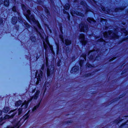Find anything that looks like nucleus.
<instances>
[{"instance_id":"50","label":"nucleus","mask_w":128,"mask_h":128,"mask_svg":"<svg viewBox=\"0 0 128 128\" xmlns=\"http://www.w3.org/2000/svg\"><path fill=\"white\" fill-rule=\"evenodd\" d=\"M106 29L107 28V27H106Z\"/></svg>"},{"instance_id":"7","label":"nucleus","mask_w":128,"mask_h":128,"mask_svg":"<svg viewBox=\"0 0 128 128\" xmlns=\"http://www.w3.org/2000/svg\"><path fill=\"white\" fill-rule=\"evenodd\" d=\"M79 39L83 44H86L87 43V41L85 40L84 36L83 34L80 35Z\"/></svg>"},{"instance_id":"47","label":"nucleus","mask_w":128,"mask_h":128,"mask_svg":"<svg viewBox=\"0 0 128 128\" xmlns=\"http://www.w3.org/2000/svg\"><path fill=\"white\" fill-rule=\"evenodd\" d=\"M14 110H12V112H13V111H14Z\"/></svg>"},{"instance_id":"44","label":"nucleus","mask_w":128,"mask_h":128,"mask_svg":"<svg viewBox=\"0 0 128 128\" xmlns=\"http://www.w3.org/2000/svg\"><path fill=\"white\" fill-rule=\"evenodd\" d=\"M46 65L47 66H48V61H47V60H46Z\"/></svg>"},{"instance_id":"12","label":"nucleus","mask_w":128,"mask_h":128,"mask_svg":"<svg viewBox=\"0 0 128 128\" xmlns=\"http://www.w3.org/2000/svg\"><path fill=\"white\" fill-rule=\"evenodd\" d=\"M98 8L100 10H101V9L102 10V12H104L106 14L108 13L110 11V10H107L106 12H105L106 9L104 8L103 6H102L101 7H99Z\"/></svg>"},{"instance_id":"49","label":"nucleus","mask_w":128,"mask_h":128,"mask_svg":"<svg viewBox=\"0 0 128 128\" xmlns=\"http://www.w3.org/2000/svg\"><path fill=\"white\" fill-rule=\"evenodd\" d=\"M47 13H48V11L47 10Z\"/></svg>"},{"instance_id":"52","label":"nucleus","mask_w":128,"mask_h":128,"mask_svg":"<svg viewBox=\"0 0 128 128\" xmlns=\"http://www.w3.org/2000/svg\"><path fill=\"white\" fill-rule=\"evenodd\" d=\"M123 24L124 25H125V24Z\"/></svg>"},{"instance_id":"6","label":"nucleus","mask_w":128,"mask_h":128,"mask_svg":"<svg viewBox=\"0 0 128 128\" xmlns=\"http://www.w3.org/2000/svg\"><path fill=\"white\" fill-rule=\"evenodd\" d=\"M54 72V66H51L48 67L47 70V75L48 76L52 74Z\"/></svg>"},{"instance_id":"41","label":"nucleus","mask_w":128,"mask_h":128,"mask_svg":"<svg viewBox=\"0 0 128 128\" xmlns=\"http://www.w3.org/2000/svg\"><path fill=\"white\" fill-rule=\"evenodd\" d=\"M2 111L1 110H0V116L2 114Z\"/></svg>"},{"instance_id":"51","label":"nucleus","mask_w":128,"mask_h":128,"mask_svg":"<svg viewBox=\"0 0 128 128\" xmlns=\"http://www.w3.org/2000/svg\"><path fill=\"white\" fill-rule=\"evenodd\" d=\"M97 58H96V60H97Z\"/></svg>"},{"instance_id":"10","label":"nucleus","mask_w":128,"mask_h":128,"mask_svg":"<svg viewBox=\"0 0 128 128\" xmlns=\"http://www.w3.org/2000/svg\"><path fill=\"white\" fill-rule=\"evenodd\" d=\"M40 92L39 90L37 91L36 93L29 100V101H31L32 100L33 98L34 99H36L38 96L39 94L40 93Z\"/></svg>"},{"instance_id":"26","label":"nucleus","mask_w":128,"mask_h":128,"mask_svg":"<svg viewBox=\"0 0 128 128\" xmlns=\"http://www.w3.org/2000/svg\"><path fill=\"white\" fill-rule=\"evenodd\" d=\"M100 20H101V21H100L101 22H104L105 24H106V23L107 22V20H106L101 18Z\"/></svg>"},{"instance_id":"38","label":"nucleus","mask_w":128,"mask_h":128,"mask_svg":"<svg viewBox=\"0 0 128 128\" xmlns=\"http://www.w3.org/2000/svg\"><path fill=\"white\" fill-rule=\"evenodd\" d=\"M92 52V51H90V52H89V53L88 54V55L89 56L90 54V53Z\"/></svg>"},{"instance_id":"45","label":"nucleus","mask_w":128,"mask_h":128,"mask_svg":"<svg viewBox=\"0 0 128 128\" xmlns=\"http://www.w3.org/2000/svg\"><path fill=\"white\" fill-rule=\"evenodd\" d=\"M66 12L65 11H64V13H66Z\"/></svg>"},{"instance_id":"30","label":"nucleus","mask_w":128,"mask_h":128,"mask_svg":"<svg viewBox=\"0 0 128 128\" xmlns=\"http://www.w3.org/2000/svg\"><path fill=\"white\" fill-rule=\"evenodd\" d=\"M83 62V60H81L80 61V66L82 67V64Z\"/></svg>"},{"instance_id":"14","label":"nucleus","mask_w":128,"mask_h":128,"mask_svg":"<svg viewBox=\"0 0 128 128\" xmlns=\"http://www.w3.org/2000/svg\"><path fill=\"white\" fill-rule=\"evenodd\" d=\"M17 18L16 17H13L12 21V23L13 24H15L17 22Z\"/></svg>"},{"instance_id":"27","label":"nucleus","mask_w":128,"mask_h":128,"mask_svg":"<svg viewBox=\"0 0 128 128\" xmlns=\"http://www.w3.org/2000/svg\"><path fill=\"white\" fill-rule=\"evenodd\" d=\"M24 24L26 25V26L27 28H30V25L26 22H25Z\"/></svg>"},{"instance_id":"33","label":"nucleus","mask_w":128,"mask_h":128,"mask_svg":"<svg viewBox=\"0 0 128 128\" xmlns=\"http://www.w3.org/2000/svg\"><path fill=\"white\" fill-rule=\"evenodd\" d=\"M72 122V121L71 120H67L66 121V124H69L70 123H71Z\"/></svg>"},{"instance_id":"22","label":"nucleus","mask_w":128,"mask_h":128,"mask_svg":"<svg viewBox=\"0 0 128 128\" xmlns=\"http://www.w3.org/2000/svg\"><path fill=\"white\" fill-rule=\"evenodd\" d=\"M64 8L66 10L70 8V5L68 4H65L64 6Z\"/></svg>"},{"instance_id":"19","label":"nucleus","mask_w":128,"mask_h":128,"mask_svg":"<svg viewBox=\"0 0 128 128\" xmlns=\"http://www.w3.org/2000/svg\"><path fill=\"white\" fill-rule=\"evenodd\" d=\"M4 4L6 6H8L9 4V1L8 0H5L4 2Z\"/></svg>"},{"instance_id":"40","label":"nucleus","mask_w":128,"mask_h":128,"mask_svg":"<svg viewBox=\"0 0 128 128\" xmlns=\"http://www.w3.org/2000/svg\"><path fill=\"white\" fill-rule=\"evenodd\" d=\"M83 56V57L84 58V60H86V55H84V56Z\"/></svg>"},{"instance_id":"11","label":"nucleus","mask_w":128,"mask_h":128,"mask_svg":"<svg viewBox=\"0 0 128 128\" xmlns=\"http://www.w3.org/2000/svg\"><path fill=\"white\" fill-rule=\"evenodd\" d=\"M16 114H17V113L14 112L13 113L12 115L11 116H10L8 115H6L5 116V117L4 118V119L5 120L6 119H8L10 118H12Z\"/></svg>"},{"instance_id":"16","label":"nucleus","mask_w":128,"mask_h":128,"mask_svg":"<svg viewBox=\"0 0 128 128\" xmlns=\"http://www.w3.org/2000/svg\"><path fill=\"white\" fill-rule=\"evenodd\" d=\"M9 108L8 107H4L3 110V111L4 113H7L9 110Z\"/></svg>"},{"instance_id":"35","label":"nucleus","mask_w":128,"mask_h":128,"mask_svg":"<svg viewBox=\"0 0 128 128\" xmlns=\"http://www.w3.org/2000/svg\"><path fill=\"white\" fill-rule=\"evenodd\" d=\"M99 42H104V40L102 38H100L98 40Z\"/></svg>"},{"instance_id":"25","label":"nucleus","mask_w":128,"mask_h":128,"mask_svg":"<svg viewBox=\"0 0 128 128\" xmlns=\"http://www.w3.org/2000/svg\"><path fill=\"white\" fill-rule=\"evenodd\" d=\"M78 67L76 68V67H74L72 68L71 71L72 70L73 71L74 70V72H76V71L78 70Z\"/></svg>"},{"instance_id":"48","label":"nucleus","mask_w":128,"mask_h":128,"mask_svg":"<svg viewBox=\"0 0 128 128\" xmlns=\"http://www.w3.org/2000/svg\"><path fill=\"white\" fill-rule=\"evenodd\" d=\"M119 121H118V122H116V123H118L119 122Z\"/></svg>"},{"instance_id":"31","label":"nucleus","mask_w":128,"mask_h":128,"mask_svg":"<svg viewBox=\"0 0 128 128\" xmlns=\"http://www.w3.org/2000/svg\"><path fill=\"white\" fill-rule=\"evenodd\" d=\"M12 10L14 12H16V8L15 6H14L13 7Z\"/></svg>"},{"instance_id":"39","label":"nucleus","mask_w":128,"mask_h":128,"mask_svg":"<svg viewBox=\"0 0 128 128\" xmlns=\"http://www.w3.org/2000/svg\"><path fill=\"white\" fill-rule=\"evenodd\" d=\"M44 68V65H42V69L43 70Z\"/></svg>"},{"instance_id":"17","label":"nucleus","mask_w":128,"mask_h":128,"mask_svg":"<svg viewBox=\"0 0 128 128\" xmlns=\"http://www.w3.org/2000/svg\"><path fill=\"white\" fill-rule=\"evenodd\" d=\"M88 21L89 22L94 23L96 22V21L94 20L93 18H88L87 19Z\"/></svg>"},{"instance_id":"53","label":"nucleus","mask_w":128,"mask_h":128,"mask_svg":"<svg viewBox=\"0 0 128 128\" xmlns=\"http://www.w3.org/2000/svg\"><path fill=\"white\" fill-rule=\"evenodd\" d=\"M50 1H51V0H50Z\"/></svg>"},{"instance_id":"46","label":"nucleus","mask_w":128,"mask_h":128,"mask_svg":"<svg viewBox=\"0 0 128 128\" xmlns=\"http://www.w3.org/2000/svg\"><path fill=\"white\" fill-rule=\"evenodd\" d=\"M2 120V118H0V122H1Z\"/></svg>"},{"instance_id":"29","label":"nucleus","mask_w":128,"mask_h":128,"mask_svg":"<svg viewBox=\"0 0 128 128\" xmlns=\"http://www.w3.org/2000/svg\"><path fill=\"white\" fill-rule=\"evenodd\" d=\"M28 117L29 115H28V114L26 115H25L24 116V118L25 119V120H26L28 118Z\"/></svg>"},{"instance_id":"15","label":"nucleus","mask_w":128,"mask_h":128,"mask_svg":"<svg viewBox=\"0 0 128 128\" xmlns=\"http://www.w3.org/2000/svg\"><path fill=\"white\" fill-rule=\"evenodd\" d=\"M50 84L49 83L45 82L44 85V87L45 88L44 93L46 89V87H49L50 86Z\"/></svg>"},{"instance_id":"2","label":"nucleus","mask_w":128,"mask_h":128,"mask_svg":"<svg viewBox=\"0 0 128 128\" xmlns=\"http://www.w3.org/2000/svg\"><path fill=\"white\" fill-rule=\"evenodd\" d=\"M118 30V28L115 30V33H112L111 31H109L108 33L105 32L103 33V36L105 38H110V36L112 38H118V36L116 33L117 30Z\"/></svg>"},{"instance_id":"1","label":"nucleus","mask_w":128,"mask_h":128,"mask_svg":"<svg viewBox=\"0 0 128 128\" xmlns=\"http://www.w3.org/2000/svg\"><path fill=\"white\" fill-rule=\"evenodd\" d=\"M22 6L23 10L25 11L26 10L27 13L26 16V18L31 23H32L33 22L35 26H34V28L36 32L39 33L40 36L41 37L42 36L41 34L38 30L41 32H42V30L41 29V27L38 22L35 20L33 16L31 15L30 16V11L29 10H26V6L22 4Z\"/></svg>"},{"instance_id":"37","label":"nucleus","mask_w":128,"mask_h":128,"mask_svg":"<svg viewBox=\"0 0 128 128\" xmlns=\"http://www.w3.org/2000/svg\"><path fill=\"white\" fill-rule=\"evenodd\" d=\"M0 22L2 23L3 22V20L1 18L0 19Z\"/></svg>"},{"instance_id":"34","label":"nucleus","mask_w":128,"mask_h":128,"mask_svg":"<svg viewBox=\"0 0 128 128\" xmlns=\"http://www.w3.org/2000/svg\"><path fill=\"white\" fill-rule=\"evenodd\" d=\"M124 9L123 8H122V9H119V8H116L115 10V11L116 12H117V11H119V10H123Z\"/></svg>"},{"instance_id":"3","label":"nucleus","mask_w":128,"mask_h":128,"mask_svg":"<svg viewBox=\"0 0 128 128\" xmlns=\"http://www.w3.org/2000/svg\"><path fill=\"white\" fill-rule=\"evenodd\" d=\"M38 71H36V77L37 78V81L36 84H38V83L37 82L39 81L43 80L45 77V74H42V72L41 70L39 71L38 74Z\"/></svg>"},{"instance_id":"18","label":"nucleus","mask_w":128,"mask_h":128,"mask_svg":"<svg viewBox=\"0 0 128 128\" xmlns=\"http://www.w3.org/2000/svg\"><path fill=\"white\" fill-rule=\"evenodd\" d=\"M22 102L21 100H19L16 102V103L15 105L16 106H18L22 104Z\"/></svg>"},{"instance_id":"5","label":"nucleus","mask_w":128,"mask_h":128,"mask_svg":"<svg viewBox=\"0 0 128 128\" xmlns=\"http://www.w3.org/2000/svg\"><path fill=\"white\" fill-rule=\"evenodd\" d=\"M79 28L81 31L86 32L88 31V26L86 25L84 23H82L80 24Z\"/></svg>"},{"instance_id":"43","label":"nucleus","mask_w":128,"mask_h":128,"mask_svg":"<svg viewBox=\"0 0 128 128\" xmlns=\"http://www.w3.org/2000/svg\"><path fill=\"white\" fill-rule=\"evenodd\" d=\"M90 75H91V74H88L87 76H90Z\"/></svg>"},{"instance_id":"42","label":"nucleus","mask_w":128,"mask_h":128,"mask_svg":"<svg viewBox=\"0 0 128 128\" xmlns=\"http://www.w3.org/2000/svg\"><path fill=\"white\" fill-rule=\"evenodd\" d=\"M18 0H19V1L20 0V2L21 1L20 0H14V1H15V2H16V1L18 3Z\"/></svg>"},{"instance_id":"13","label":"nucleus","mask_w":128,"mask_h":128,"mask_svg":"<svg viewBox=\"0 0 128 128\" xmlns=\"http://www.w3.org/2000/svg\"><path fill=\"white\" fill-rule=\"evenodd\" d=\"M121 32L122 34H123V33H124L125 35L128 34V32L126 31L124 28H121Z\"/></svg>"},{"instance_id":"36","label":"nucleus","mask_w":128,"mask_h":128,"mask_svg":"<svg viewBox=\"0 0 128 128\" xmlns=\"http://www.w3.org/2000/svg\"><path fill=\"white\" fill-rule=\"evenodd\" d=\"M115 58H112L111 59H110V62L111 61H112V60H114V59Z\"/></svg>"},{"instance_id":"20","label":"nucleus","mask_w":128,"mask_h":128,"mask_svg":"<svg viewBox=\"0 0 128 128\" xmlns=\"http://www.w3.org/2000/svg\"><path fill=\"white\" fill-rule=\"evenodd\" d=\"M65 44L66 45H68L70 44H71V41L70 40H65Z\"/></svg>"},{"instance_id":"9","label":"nucleus","mask_w":128,"mask_h":128,"mask_svg":"<svg viewBox=\"0 0 128 128\" xmlns=\"http://www.w3.org/2000/svg\"><path fill=\"white\" fill-rule=\"evenodd\" d=\"M43 44L45 50H46L48 46L50 45L48 41L47 38H46L43 41Z\"/></svg>"},{"instance_id":"8","label":"nucleus","mask_w":128,"mask_h":128,"mask_svg":"<svg viewBox=\"0 0 128 128\" xmlns=\"http://www.w3.org/2000/svg\"><path fill=\"white\" fill-rule=\"evenodd\" d=\"M70 12L72 16H73V14H76V15L78 16H84V14L82 13L79 12L77 11H74L73 10H70Z\"/></svg>"},{"instance_id":"23","label":"nucleus","mask_w":128,"mask_h":128,"mask_svg":"<svg viewBox=\"0 0 128 128\" xmlns=\"http://www.w3.org/2000/svg\"><path fill=\"white\" fill-rule=\"evenodd\" d=\"M80 4H81L82 5H84V6H86V12H87L88 11V10H87L88 9V8L87 7V6H87V5H86V3L85 2H83V1H82L81 2H80Z\"/></svg>"},{"instance_id":"21","label":"nucleus","mask_w":128,"mask_h":128,"mask_svg":"<svg viewBox=\"0 0 128 128\" xmlns=\"http://www.w3.org/2000/svg\"><path fill=\"white\" fill-rule=\"evenodd\" d=\"M40 103H39L38 105L35 106L32 109V111L33 112L36 110V108H38L40 104Z\"/></svg>"},{"instance_id":"32","label":"nucleus","mask_w":128,"mask_h":128,"mask_svg":"<svg viewBox=\"0 0 128 128\" xmlns=\"http://www.w3.org/2000/svg\"><path fill=\"white\" fill-rule=\"evenodd\" d=\"M87 66L89 68H91L92 67V65L89 64L88 63H87L86 64Z\"/></svg>"},{"instance_id":"24","label":"nucleus","mask_w":128,"mask_h":128,"mask_svg":"<svg viewBox=\"0 0 128 128\" xmlns=\"http://www.w3.org/2000/svg\"><path fill=\"white\" fill-rule=\"evenodd\" d=\"M60 38L61 39L62 42L63 43H64V36L62 35H60Z\"/></svg>"},{"instance_id":"4","label":"nucleus","mask_w":128,"mask_h":128,"mask_svg":"<svg viewBox=\"0 0 128 128\" xmlns=\"http://www.w3.org/2000/svg\"><path fill=\"white\" fill-rule=\"evenodd\" d=\"M28 100V101H25L22 104L21 106V108H19L18 110V115H20L22 112V108L26 109V108L28 106V103L30 101Z\"/></svg>"},{"instance_id":"28","label":"nucleus","mask_w":128,"mask_h":128,"mask_svg":"<svg viewBox=\"0 0 128 128\" xmlns=\"http://www.w3.org/2000/svg\"><path fill=\"white\" fill-rule=\"evenodd\" d=\"M30 39L32 41L34 42L35 41L36 39L34 37H31L30 38Z\"/></svg>"}]
</instances>
